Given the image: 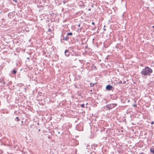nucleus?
Segmentation results:
<instances>
[{
  "mask_svg": "<svg viewBox=\"0 0 154 154\" xmlns=\"http://www.w3.org/2000/svg\"><path fill=\"white\" fill-rule=\"evenodd\" d=\"M152 72L153 71L151 68L148 66H146L142 69L140 73L142 75L150 76Z\"/></svg>",
  "mask_w": 154,
  "mask_h": 154,
  "instance_id": "obj_1",
  "label": "nucleus"
},
{
  "mask_svg": "<svg viewBox=\"0 0 154 154\" xmlns=\"http://www.w3.org/2000/svg\"><path fill=\"white\" fill-rule=\"evenodd\" d=\"M106 89L108 91L112 90L113 91L114 88H113L112 86L110 85H107L106 87Z\"/></svg>",
  "mask_w": 154,
  "mask_h": 154,
  "instance_id": "obj_2",
  "label": "nucleus"
},
{
  "mask_svg": "<svg viewBox=\"0 0 154 154\" xmlns=\"http://www.w3.org/2000/svg\"><path fill=\"white\" fill-rule=\"evenodd\" d=\"M106 109L109 110H110L112 109L111 104H109L106 106Z\"/></svg>",
  "mask_w": 154,
  "mask_h": 154,
  "instance_id": "obj_3",
  "label": "nucleus"
},
{
  "mask_svg": "<svg viewBox=\"0 0 154 154\" xmlns=\"http://www.w3.org/2000/svg\"><path fill=\"white\" fill-rule=\"evenodd\" d=\"M64 54L66 57H68L69 55L70 52H69V51L68 50H66L65 51Z\"/></svg>",
  "mask_w": 154,
  "mask_h": 154,
  "instance_id": "obj_4",
  "label": "nucleus"
},
{
  "mask_svg": "<svg viewBox=\"0 0 154 154\" xmlns=\"http://www.w3.org/2000/svg\"><path fill=\"white\" fill-rule=\"evenodd\" d=\"M63 39L64 40L67 41L69 39V37L68 36L64 37L63 36Z\"/></svg>",
  "mask_w": 154,
  "mask_h": 154,
  "instance_id": "obj_5",
  "label": "nucleus"
},
{
  "mask_svg": "<svg viewBox=\"0 0 154 154\" xmlns=\"http://www.w3.org/2000/svg\"><path fill=\"white\" fill-rule=\"evenodd\" d=\"M118 97L116 95H113L111 97V99L112 100H116L117 99Z\"/></svg>",
  "mask_w": 154,
  "mask_h": 154,
  "instance_id": "obj_6",
  "label": "nucleus"
},
{
  "mask_svg": "<svg viewBox=\"0 0 154 154\" xmlns=\"http://www.w3.org/2000/svg\"><path fill=\"white\" fill-rule=\"evenodd\" d=\"M150 152L152 154H154V148H151L150 149Z\"/></svg>",
  "mask_w": 154,
  "mask_h": 154,
  "instance_id": "obj_7",
  "label": "nucleus"
},
{
  "mask_svg": "<svg viewBox=\"0 0 154 154\" xmlns=\"http://www.w3.org/2000/svg\"><path fill=\"white\" fill-rule=\"evenodd\" d=\"M17 71L15 70L14 69L11 71V72L13 74H15L17 73Z\"/></svg>",
  "mask_w": 154,
  "mask_h": 154,
  "instance_id": "obj_8",
  "label": "nucleus"
},
{
  "mask_svg": "<svg viewBox=\"0 0 154 154\" xmlns=\"http://www.w3.org/2000/svg\"><path fill=\"white\" fill-rule=\"evenodd\" d=\"M112 104V108H114L116 106H117V103H113V104Z\"/></svg>",
  "mask_w": 154,
  "mask_h": 154,
  "instance_id": "obj_9",
  "label": "nucleus"
},
{
  "mask_svg": "<svg viewBox=\"0 0 154 154\" xmlns=\"http://www.w3.org/2000/svg\"><path fill=\"white\" fill-rule=\"evenodd\" d=\"M9 126L10 127H13L15 129H16L17 128V127L16 125H14V126H13L11 124H9Z\"/></svg>",
  "mask_w": 154,
  "mask_h": 154,
  "instance_id": "obj_10",
  "label": "nucleus"
},
{
  "mask_svg": "<svg viewBox=\"0 0 154 154\" xmlns=\"http://www.w3.org/2000/svg\"><path fill=\"white\" fill-rule=\"evenodd\" d=\"M72 35V33L71 32H68L67 35H66L67 36H68V35Z\"/></svg>",
  "mask_w": 154,
  "mask_h": 154,
  "instance_id": "obj_11",
  "label": "nucleus"
},
{
  "mask_svg": "<svg viewBox=\"0 0 154 154\" xmlns=\"http://www.w3.org/2000/svg\"><path fill=\"white\" fill-rule=\"evenodd\" d=\"M16 119V121L17 122H18L19 121H20V119L18 117H16V119H15V120Z\"/></svg>",
  "mask_w": 154,
  "mask_h": 154,
  "instance_id": "obj_12",
  "label": "nucleus"
},
{
  "mask_svg": "<svg viewBox=\"0 0 154 154\" xmlns=\"http://www.w3.org/2000/svg\"><path fill=\"white\" fill-rule=\"evenodd\" d=\"M91 87L93 86L94 85V84L92 83H90V84Z\"/></svg>",
  "mask_w": 154,
  "mask_h": 154,
  "instance_id": "obj_13",
  "label": "nucleus"
},
{
  "mask_svg": "<svg viewBox=\"0 0 154 154\" xmlns=\"http://www.w3.org/2000/svg\"><path fill=\"white\" fill-rule=\"evenodd\" d=\"M81 106L82 108H84L85 107V104H82L81 105Z\"/></svg>",
  "mask_w": 154,
  "mask_h": 154,
  "instance_id": "obj_14",
  "label": "nucleus"
},
{
  "mask_svg": "<svg viewBox=\"0 0 154 154\" xmlns=\"http://www.w3.org/2000/svg\"><path fill=\"white\" fill-rule=\"evenodd\" d=\"M14 2H15L16 3L17 2V1L18 0H13Z\"/></svg>",
  "mask_w": 154,
  "mask_h": 154,
  "instance_id": "obj_15",
  "label": "nucleus"
},
{
  "mask_svg": "<svg viewBox=\"0 0 154 154\" xmlns=\"http://www.w3.org/2000/svg\"><path fill=\"white\" fill-rule=\"evenodd\" d=\"M119 84H122V82L121 81H120L119 82Z\"/></svg>",
  "mask_w": 154,
  "mask_h": 154,
  "instance_id": "obj_16",
  "label": "nucleus"
},
{
  "mask_svg": "<svg viewBox=\"0 0 154 154\" xmlns=\"http://www.w3.org/2000/svg\"><path fill=\"white\" fill-rule=\"evenodd\" d=\"M151 124L152 125H153V124H154V122H153V121H152V122H151Z\"/></svg>",
  "mask_w": 154,
  "mask_h": 154,
  "instance_id": "obj_17",
  "label": "nucleus"
},
{
  "mask_svg": "<svg viewBox=\"0 0 154 154\" xmlns=\"http://www.w3.org/2000/svg\"><path fill=\"white\" fill-rule=\"evenodd\" d=\"M139 154H146L144 153L143 152H141V153H140Z\"/></svg>",
  "mask_w": 154,
  "mask_h": 154,
  "instance_id": "obj_18",
  "label": "nucleus"
},
{
  "mask_svg": "<svg viewBox=\"0 0 154 154\" xmlns=\"http://www.w3.org/2000/svg\"><path fill=\"white\" fill-rule=\"evenodd\" d=\"M92 25H94V24H95V23H94V22H92Z\"/></svg>",
  "mask_w": 154,
  "mask_h": 154,
  "instance_id": "obj_19",
  "label": "nucleus"
},
{
  "mask_svg": "<svg viewBox=\"0 0 154 154\" xmlns=\"http://www.w3.org/2000/svg\"><path fill=\"white\" fill-rule=\"evenodd\" d=\"M134 106V107H135V106H137V105H135V104H134L133 105Z\"/></svg>",
  "mask_w": 154,
  "mask_h": 154,
  "instance_id": "obj_20",
  "label": "nucleus"
},
{
  "mask_svg": "<svg viewBox=\"0 0 154 154\" xmlns=\"http://www.w3.org/2000/svg\"><path fill=\"white\" fill-rule=\"evenodd\" d=\"M5 81H3V84H5Z\"/></svg>",
  "mask_w": 154,
  "mask_h": 154,
  "instance_id": "obj_21",
  "label": "nucleus"
},
{
  "mask_svg": "<svg viewBox=\"0 0 154 154\" xmlns=\"http://www.w3.org/2000/svg\"><path fill=\"white\" fill-rule=\"evenodd\" d=\"M90 92H92V91H93V90H90Z\"/></svg>",
  "mask_w": 154,
  "mask_h": 154,
  "instance_id": "obj_22",
  "label": "nucleus"
},
{
  "mask_svg": "<svg viewBox=\"0 0 154 154\" xmlns=\"http://www.w3.org/2000/svg\"><path fill=\"white\" fill-rule=\"evenodd\" d=\"M65 3H66V2L65 1H63V3L64 4H65Z\"/></svg>",
  "mask_w": 154,
  "mask_h": 154,
  "instance_id": "obj_23",
  "label": "nucleus"
},
{
  "mask_svg": "<svg viewBox=\"0 0 154 154\" xmlns=\"http://www.w3.org/2000/svg\"><path fill=\"white\" fill-rule=\"evenodd\" d=\"M103 29L104 30H105V31H106V29H105V28H103Z\"/></svg>",
  "mask_w": 154,
  "mask_h": 154,
  "instance_id": "obj_24",
  "label": "nucleus"
},
{
  "mask_svg": "<svg viewBox=\"0 0 154 154\" xmlns=\"http://www.w3.org/2000/svg\"><path fill=\"white\" fill-rule=\"evenodd\" d=\"M88 10V11H91V9H90V8H89Z\"/></svg>",
  "mask_w": 154,
  "mask_h": 154,
  "instance_id": "obj_25",
  "label": "nucleus"
},
{
  "mask_svg": "<svg viewBox=\"0 0 154 154\" xmlns=\"http://www.w3.org/2000/svg\"><path fill=\"white\" fill-rule=\"evenodd\" d=\"M50 30H51V29H50L49 28V29H48V31H50Z\"/></svg>",
  "mask_w": 154,
  "mask_h": 154,
  "instance_id": "obj_26",
  "label": "nucleus"
},
{
  "mask_svg": "<svg viewBox=\"0 0 154 154\" xmlns=\"http://www.w3.org/2000/svg\"><path fill=\"white\" fill-rule=\"evenodd\" d=\"M125 82H124H124H123V83L125 84Z\"/></svg>",
  "mask_w": 154,
  "mask_h": 154,
  "instance_id": "obj_27",
  "label": "nucleus"
},
{
  "mask_svg": "<svg viewBox=\"0 0 154 154\" xmlns=\"http://www.w3.org/2000/svg\"><path fill=\"white\" fill-rule=\"evenodd\" d=\"M27 59H29V57H27Z\"/></svg>",
  "mask_w": 154,
  "mask_h": 154,
  "instance_id": "obj_28",
  "label": "nucleus"
},
{
  "mask_svg": "<svg viewBox=\"0 0 154 154\" xmlns=\"http://www.w3.org/2000/svg\"><path fill=\"white\" fill-rule=\"evenodd\" d=\"M80 26V24H79L78 26H79H79Z\"/></svg>",
  "mask_w": 154,
  "mask_h": 154,
  "instance_id": "obj_29",
  "label": "nucleus"
},
{
  "mask_svg": "<svg viewBox=\"0 0 154 154\" xmlns=\"http://www.w3.org/2000/svg\"><path fill=\"white\" fill-rule=\"evenodd\" d=\"M96 146V145H94V146L95 147Z\"/></svg>",
  "mask_w": 154,
  "mask_h": 154,
  "instance_id": "obj_30",
  "label": "nucleus"
},
{
  "mask_svg": "<svg viewBox=\"0 0 154 154\" xmlns=\"http://www.w3.org/2000/svg\"><path fill=\"white\" fill-rule=\"evenodd\" d=\"M75 87H76V88L77 87L76 86V85H75Z\"/></svg>",
  "mask_w": 154,
  "mask_h": 154,
  "instance_id": "obj_31",
  "label": "nucleus"
},
{
  "mask_svg": "<svg viewBox=\"0 0 154 154\" xmlns=\"http://www.w3.org/2000/svg\"><path fill=\"white\" fill-rule=\"evenodd\" d=\"M152 27L153 28H154V26H152Z\"/></svg>",
  "mask_w": 154,
  "mask_h": 154,
  "instance_id": "obj_32",
  "label": "nucleus"
},
{
  "mask_svg": "<svg viewBox=\"0 0 154 154\" xmlns=\"http://www.w3.org/2000/svg\"><path fill=\"white\" fill-rule=\"evenodd\" d=\"M40 131V129H39V130H38V131Z\"/></svg>",
  "mask_w": 154,
  "mask_h": 154,
  "instance_id": "obj_33",
  "label": "nucleus"
},
{
  "mask_svg": "<svg viewBox=\"0 0 154 154\" xmlns=\"http://www.w3.org/2000/svg\"><path fill=\"white\" fill-rule=\"evenodd\" d=\"M106 27V26H105V25H104V27Z\"/></svg>",
  "mask_w": 154,
  "mask_h": 154,
  "instance_id": "obj_34",
  "label": "nucleus"
},
{
  "mask_svg": "<svg viewBox=\"0 0 154 154\" xmlns=\"http://www.w3.org/2000/svg\"><path fill=\"white\" fill-rule=\"evenodd\" d=\"M23 121H22L21 122V123H23Z\"/></svg>",
  "mask_w": 154,
  "mask_h": 154,
  "instance_id": "obj_35",
  "label": "nucleus"
},
{
  "mask_svg": "<svg viewBox=\"0 0 154 154\" xmlns=\"http://www.w3.org/2000/svg\"><path fill=\"white\" fill-rule=\"evenodd\" d=\"M81 28H80V31L81 30Z\"/></svg>",
  "mask_w": 154,
  "mask_h": 154,
  "instance_id": "obj_36",
  "label": "nucleus"
},
{
  "mask_svg": "<svg viewBox=\"0 0 154 154\" xmlns=\"http://www.w3.org/2000/svg\"><path fill=\"white\" fill-rule=\"evenodd\" d=\"M93 94V93H91V94Z\"/></svg>",
  "mask_w": 154,
  "mask_h": 154,
  "instance_id": "obj_37",
  "label": "nucleus"
}]
</instances>
